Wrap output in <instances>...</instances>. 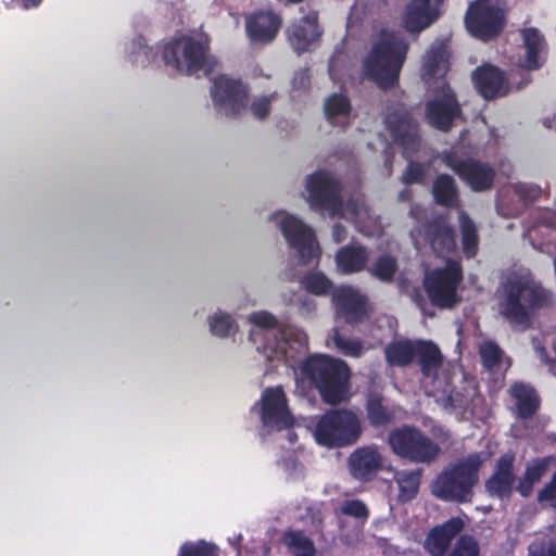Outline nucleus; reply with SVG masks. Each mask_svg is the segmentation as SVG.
I'll return each mask as SVG.
<instances>
[{"label": "nucleus", "instance_id": "obj_35", "mask_svg": "<svg viewBox=\"0 0 556 556\" xmlns=\"http://www.w3.org/2000/svg\"><path fill=\"white\" fill-rule=\"evenodd\" d=\"M548 462V458H544L534 459L528 464L525 477L516 485L517 491L522 496H527L531 493L533 485L540 481V479L546 471Z\"/></svg>", "mask_w": 556, "mask_h": 556}, {"label": "nucleus", "instance_id": "obj_4", "mask_svg": "<svg viewBox=\"0 0 556 556\" xmlns=\"http://www.w3.org/2000/svg\"><path fill=\"white\" fill-rule=\"evenodd\" d=\"M248 321L258 328L251 330L250 341L268 361H283L290 364L307 345L305 332L293 326L263 333V329H274L278 324L276 316L267 311L251 313Z\"/></svg>", "mask_w": 556, "mask_h": 556}, {"label": "nucleus", "instance_id": "obj_27", "mask_svg": "<svg viewBox=\"0 0 556 556\" xmlns=\"http://www.w3.org/2000/svg\"><path fill=\"white\" fill-rule=\"evenodd\" d=\"M370 253L359 244H348L340 248L334 255L336 269L340 274L351 275L364 270Z\"/></svg>", "mask_w": 556, "mask_h": 556}, {"label": "nucleus", "instance_id": "obj_32", "mask_svg": "<svg viewBox=\"0 0 556 556\" xmlns=\"http://www.w3.org/2000/svg\"><path fill=\"white\" fill-rule=\"evenodd\" d=\"M438 21L431 12L421 8L414 0H409L404 9L402 23L409 34H419Z\"/></svg>", "mask_w": 556, "mask_h": 556}, {"label": "nucleus", "instance_id": "obj_9", "mask_svg": "<svg viewBox=\"0 0 556 556\" xmlns=\"http://www.w3.org/2000/svg\"><path fill=\"white\" fill-rule=\"evenodd\" d=\"M315 441L327 447H342L354 444L362 434L357 415L346 409H334L312 420L309 426Z\"/></svg>", "mask_w": 556, "mask_h": 556}, {"label": "nucleus", "instance_id": "obj_36", "mask_svg": "<svg viewBox=\"0 0 556 556\" xmlns=\"http://www.w3.org/2000/svg\"><path fill=\"white\" fill-rule=\"evenodd\" d=\"M324 111L328 119L348 117L352 111V104L348 96L334 92L326 98Z\"/></svg>", "mask_w": 556, "mask_h": 556}, {"label": "nucleus", "instance_id": "obj_21", "mask_svg": "<svg viewBox=\"0 0 556 556\" xmlns=\"http://www.w3.org/2000/svg\"><path fill=\"white\" fill-rule=\"evenodd\" d=\"M446 164L453 168L463 179H465L473 190H483L491 186L494 173L493 170L473 160H460L456 155H446Z\"/></svg>", "mask_w": 556, "mask_h": 556}, {"label": "nucleus", "instance_id": "obj_50", "mask_svg": "<svg viewBox=\"0 0 556 556\" xmlns=\"http://www.w3.org/2000/svg\"><path fill=\"white\" fill-rule=\"evenodd\" d=\"M529 556H556V541H548L547 543L533 542L529 546Z\"/></svg>", "mask_w": 556, "mask_h": 556}, {"label": "nucleus", "instance_id": "obj_44", "mask_svg": "<svg viewBox=\"0 0 556 556\" xmlns=\"http://www.w3.org/2000/svg\"><path fill=\"white\" fill-rule=\"evenodd\" d=\"M367 416L374 426H383L394 419L393 413L389 412L380 400H370L367 404Z\"/></svg>", "mask_w": 556, "mask_h": 556}, {"label": "nucleus", "instance_id": "obj_3", "mask_svg": "<svg viewBox=\"0 0 556 556\" xmlns=\"http://www.w3.org/2000/svg\"><path fill=\"white\" fill-rule=\"evenodd\" d=\"M547 301V291L528 270L510 273L498 289V312L516 328L528 327L534 312Z\"/></svg>", "mask_w": 556, "mask_h": 556}, {"label": "nucleus", "instance_id": "obj_51", "mask_svg": "<svg viewBox=\"0 0 556 556\" xmlns=\"http://www.w3.org/2000/svg\"><path fill=\"white\" fill-rule=\"evenodd\" d=\"M539 501L556 507V472L553 475L551 481L540 491Z\"/></svg>", "mask_w": 556, "mask_h": 556}, {"label": "nucleus", "instance_id": "obj_52", "mask_svg": "<svg viewBox=\"0 0 556 556\" xmlns=\"http://www.w3.org/2000/svg\"><path fill=\"white\" fill-rule=\"evenodd\" d=\"M289 302L298 306L302 316H309L317 307L316 301L308 295H301L295 302L292 300H289Z\"/></svg>", "mask_w": 556, "mask_h": 556}, {"label": "nucleus", "instance_id": "obj_30", "mask_svg": "<svg viewBox=\"0 0 556 556\" xmlns=\"http://www.w3.org/2000/svg\"><path fill=\"white\" fill-rule=\"evenodd\" d=\"M513 412L520 418L532 416L539 407V397L534 389L517 382L509 389Z\"/></svg>", "mask_w": 556, "mask_h": 556}, {"label": "nucleus", "instance_id": "obj_38", "mask_svg": "<svg viewBox=\"0 0 556 556\" xmlns=\"http://www.w3.org/2000/svg\"><path fill=\"white\" fill-rule=\"evenodd\" d=\"M302 287L315 295H325L332 288V281L320 271L306 274L301 281Z\"/></svg>", "mask_w": 556, "mask_h": 556}, {"label": "nucleus", "instance_id": "obj_8", "mask_svg": "<svg viewBox=\"0 0 556 556\" xmlns=\"http://www.w3.org/2000/svg\"><path fill=\"white\" fill-rule=\"evenodd\" d=\"M484 460L481 454H471L451 464L433 482L432 493L446 501H470Z\"/></svg>", "mask_w": 556, "mask_h": 556}, {"label": "nucleus", "instance_id": "obj_22", "mask_svg": "<svg viewBox=\"0 0 556 556\" xmlns=\"http://www.w3.org/2000/svg\"><path fill=\"white\" fill-rule=\"evenodd\" d=\"M333 300L339 316L349 323L363 320L368 313V303L365 295L350 286H343L336 290Z\"/></svg>", "mask_w": 556, "mask_h": 556}, {"label": "nucleus", "instance_id": "obj_28", "mask_svg": "<svg viewBox=\"0 0 556 556\" xmlns=\"http://www.w3.org/2000/svg\"><path fill=\"white\" fill-rule=\"evenodd\" d=\"M464 520L456 517L434 528L427 538V551L432 556H444L451 541L464 529Z\"/></svg>", "mask_w": 556, "mask_h": 556}, {"label": "nucleus", "instance_id": "obj_42", "mask_svg": "<svg viewBox=\"0 0 556 556\" xmlns=\"http://www.w3.org/2000/svg\"><path fill=\"white\" fill-rule=\"evenodd\" d=\"M459 223L463 236V249L467 256H473L477 250V233L473 223L464 214H459Z\"/></svg>", "mask_w": 556, "mask_h": 556}, {"label": "nucleus", "instance_id": "obj_56", "mask_svg": "<svg viewBox=\"0 0 556 556\" xmlns=\"http://www.w3.org/2000/svg\"><path fill=\"white\" fill-rule=\"evenodd\" d=\"M424 175V167L418 163H409L404 174L405 182H416L421 180Z\"/></svg>", "mask_w": 556, "mask_h": 556}, {"label": "nucleus", "instance_id": "obj_47", "mask_svg": "<svg viewBox=\"0 0 556 556\" xmlns=\"http://www.w3.org/2000/svg\"><path fill=\"white\" fill-rule=\"evenodd\" d=\"M478 541L470 535H462L455 543L450 556H479Z\"/></svg>", "mask_w": 556, "mask_h": 556}, {"label": "nucleus", "instance_id": "obj_39", "mask_svg": "<svg viewBox=\"0 0 556 556\" xmlns=\"http://www.w3.org/2000/svg\"><path fill=\"white\" fill-rule=\"evenodd\" d=\"M480 355L483 362V365L490 370H494L496 368L509 366V362L504 361L503 353L501 349L491 341H485L480 345Z\"/></svg>", "mask_w": 556, "mask_h": 556}, {"label": "nucleus", "instance_id": "obj_31", "mask_svg": "<svg viewBox=\"0 0 556 556\" xmlns=\"http://www.w3.org/2000/svg\"><path fill=\"white\" fill-rule=\"evenodd\" d=\"M513 462L514 457L510 455L498 460L494 475L486 482V489L492 495L504 497L510 494L515 482Z\"/></svg>", "mask_w": 556, "mask_h": 556}, {"label": "nucleus", "instance_id": "obj_34", "mask_svg": "<svg viewBox=\"0 0 556 556\" xmlns=\"http://www.w3.org/2000/svg\"><path fill=\"white\" fill-rule=\"evenodd\" d=\"M532 346L538 358L556 375V341L552 336L540 334L532 338Z\"/></svg>", "mask_w": 556, "mask_h": 556}, {"label": "nucleus", "instance_id": "obj_18", "mask_svg": "<svg viewBox=\"0 0 556 556\" xmlns=\"http://www.w3.org/2000/svg\"><path fill=\"white\" fill-rule=\"evenodd\" d=\"M471 79L478 93L485 100L505 97L510 91L505 72L493 64H482L475 68Z\"/></svg>", "mask_w": 556, "mask_h": 556}, {"label": "nucleus", "instance_id": "obj_11", "mask_svg": "<svg viewBox=\"0 0 556 556\" xmlns=\"http://www.w3.org/2000/svg\"><path fill=\"white\" fill-rule=\"evenodd\" d=\"M281 231L288 244L294 249L303 263H311L320 257L321 250L314 229L295 215L277 211L269 215Z\"/></svg>", "mask_w": 556, "mask_h": 556}, {"label": "nucleus", "instance_id": "obj_45", "mask_svg": "<svg viewBox=\"0 0 556 556\" xmlns=\"http://www.w3.org/2000/svg\"><path fill=\"white\" fill-rule=\"evenodd\" d=\"M134 50L131 51L132 63L141 66H148L155 58L156 53L152 47L144 42V38L139 36L132 41Z\"/></svg>", "mask_w": 556, "mask_h": 556}, {"label": "nucleus", "instance_id": "obj_48", "mask_svg": "<svg viewBox=\"0 0 556 556\" xmlns=\"http://www.w3.org/2000/svg\"><path fill=\"white\" fill-rule=\"evenodd\" d=\"M178 556H214V554L213 548L208 544L200 541L184 544Z\"/></svg>", "mask_w": 556, "mask_h": 556}, {"label": "nucleus", "instance_id": "obj_5", "mask_svg": "<svg viewBox=\"0 0 556 556\" xmlns=\"http://www.w3.org/2000/svg\"><path fill=\"white\" fill-rule=\"evenodd\" d=\"M294 375L298 387L303 390L316 387L329 404H338L349 397V369L341 361L314 355L305 359Z\"/></svg>", "mask_w": 556, "mask_h": 556}, {"label": "nucleus", "instance_id": "obj_54", "mask_svg": "<svg viewBox=\"0 0 556 556\" xmlns=\"http://www.w3.org/2000/svg\"><path fill=\"white\" fill-rule=\"evenodd\" d=\"M416 3H418L421 8L428 10V12H431L434 17L438 20L443 13V4L445 0H414Z\"/></svg>", "mask_w": 556, "mask_h": 556}, {"label": "nucleus", "instance_id": "obj_6", "mask_svg": "<svg viewBox=\"0 0 556 556\" xmlns=\"http://www.w3.org/2000/svg\"><path fill=\"white\" fill-rule=\"evenodd\" d=\"M407 52L408 43L403 36L382 30L364 60L367 78L384 91L395 87Z\"/></svg>", "mask_w": 556, "mask_h": 556}, {"label": "nucleus", "instance_id": "obj_61", "mask_svg": "<svg viewBox=\"0 0 556 556\" xmlns=\"http://www.w3.org/2000/svg\"><path fill=\"white\" fill-rule=\"evenodd\" d=\"M303 0H286L287 3H300Z\"/></svg>", "mask_w": 556, "mask_h": 556}, {"label": "nucleus", "instance_id": "obj_49", "mask_svg": "<svg viewBox=\"0 0 556 556\" xmlns=\"http://www.w3.org/2000/svg\"><path fill=\"white\" fill-rule=\"evenodd\" d=\"M271 109V98L268 96H262L254 99L250 105L252 115L258 119H265Z\"/></svg>", "mask_w": 556, "mask_h": 556}, {"label": "nucleus", "instance_id": "obj_37", "mask_svg": "<svg viewBox=\"0 0 556 556\" xmlns=\"http://www.w3.org/2000/svg\"><path fill=\"white\" fill-rule=\"evenodd\" d=\"M336 349L346 356L359 357L366 351L371 349L374 345H365L362 342L353 339H349L346 337L341 336L338 331H334L331 338Z\"/></svg>", "mask_w": 556, "mask_h": 556}, {"label": "nucleus", "instance_id": "obj_7", "mask_svg": "<svg viewBox=\"0 0 556 556\" xmlns=\"http://www.w3.org/2000/svg\"><path fill=\"white\" fill-rule=\"evenodd\" d=\"M162 58L166 66L185 75H193L200 71L211 72L215 64L210 54L208 38L186 34L175 35L165 43Z\"/></svg>", "mask_w": 556, "mask_h": 556}, {"label": "nucleus", "instance_id": "obj_62", "mask_svg": "<svg viewBox=\"0 0 556 556\" xmlns=\"http://www.w3.org/2000/svg\"><path fill=\"white\" fill-rule=\"evenodd\" d=\"M544 228H546V226H543V225H542V226H539V231H540V232H543V229H544Z\"/></svg>", "mask_w": 556, "mask_h": 556}, {"label": "nucleus", "instance_id": "obj_23", "mask_svg": "<svg viewBox=\"0 0 556 556\" xmlns=\"http://www.w3.org/2000/svg\"><path fill=\"white\" fill-rule=\"evenodd\" d=\"M447 46L444 42H434L427 51L422 67L421 77L424 81L433 88L432 84L440 85L450 70Z\"/></svg>", "mask_w": 556, "mask_h": 556}, {"label": "nucleus", "instance_id": "obj_25", "mask_svg": "<svg viewBox=\"0 0 556 556\" xmlns=\"http://www.w3.org/2000/svg\"><path fill=\"white\" fill-rule=\"evenodd\" d=\"M383 123L392 139H418V123L404 104H399L388 112Z\"/></svg>", "mask_w": 556, "mask_h": 556}, {"label": "nucleus", "instance_id": "obj_20", "mask_svg": "<svg viewBox=\"0 0 556 556\" xmlns=\"http://www.w3.org/2000/svg\"><path fill=\"white\" fill-rule=\"evenodd\" d=\"M281 17L271 11H256L245 18V31L251 42L268 45L278 35Z\"/></svg>", "mask_w": 556, "mask_h": 556}, {"label": "nucleus", "instance_id": "obj_53", "mask_svg": "<svg viewBox=\"0 0 556 556\" xmlns=\"http://www.w3.org/2000/svg\"><path fill=\"white\" fill-rule=\"evenodd\" d=\"M341 510L357 518H365L367 516V508L361 501H348L341 506Z\"/></svg>", "mask_w": 556, "mask_h": 556}, {"label": "nucleus", "instance_id": "obj_17", "mask_svg": "<svg viewBox=\"0 0 556 556\" xmlns=\"http://www.w3.org/2000/svg\"><path fill=\"white\" fill-rule=\"evenodd\" d=\"M256 407H258V415L265 428L281 430L290 427L293 422L288 408L287 397L281 387L265 389Z\"/></svg>", "mask_w": 556, "mask_h": 556}, {"label": "nucleus", "instance_id": "obj_1", "mask_svg": "<svg viewBox=\"0 0 556 556\" xmlns=\"http://www.w3.org/2000/svg\"><path fill=\"white\" fill-rule=\"evenodd\" d=\"M387 363L391 366H406L415 356L419 358L421 371L426 379L433 384L426 387L427 393L435 397L443 408L454 413L470 410V404L475 400L473 388L467 393L451 392L447 389V375L444 370L443 357L439 348L431 341L396 340L384 349Z\"/></svg>", "mask_w": 556, "mask_h": 556}, {"label": "nucleus", "instance_id": "obj_57", "mask_svg": "<svg viewBox=\"0 0 556 556\" xmlns=\"http://www.w3.org/2000/svg\"><path fill=\"white\" fill-rule=\"evenodd\" d=\"M348 237V230L341 224H336L332 227V239L336 243H340Z\"/></svg>", "mask_w": 556, "mask_h": 556}, {"label": "nucleus", "instance_id": "obj_43", "mask_svg": "<svg viewBox=\"0 0 556 556\" xmlns=\"http://www.w3.org/2000/svg\"><path fill=\"white\" fill-rule=\"evenodd\" d=\"M433 194L439 203L444 205L452 204L455 198V186L453 179L446 175L440 176L433 186Z\"/></svg>", "mask_w": 556, "mask_h": 556}, {"label": "nucleus", "instance_id": "obj_24", "mask_svg": "<svg viewBox=\"0 0 556 556\" xmlns=\"http://www.w3.org/2000/svg\"><path fill=\"white\" fill-rule=\"evenodd\" d=\"M287 34L289 42L296 53L307 51L308 47L321 35L317 14L311 13L303 16L288 28Z\"/></svg>", "mask_w": 556, "mask_h": 556}, {"label": "nucleus", "instance_id": "obj_58", "mask_svg": "<svg viewBox=\"0 0 556 556\" xmlns=\"http://www.w3.org/2000/svg\"><path fill=\"white\" fill-rule=\"evenodd\" d=\"M528 187L525 186V185H521L518 187V192L526 199V200H531L535 197V193L536 191L535 190H531V191H528Z\"/></svg>", "mask_w": 556, "mask_h": 556}, {"label": "nucleus", "instance_id": "obj_12", "mask_svg": "<svg viewBox=\"0 0 556 556\" xmlns=\"http://www.w3.org/2000/svg\"><path fill=\"white\" fill-rule=\"evenodd\" d=\"M467 31L475 38L489 42L497 38L506 26L504 10L491 0H473L465 13Z\"/></svg>", "mask_w": 556, "mask_h": 556}, {"label": "nucleus", "instance_id": "obj_29", "mask_svg": "<svg viewBox=\"0 0 556 556\" xmlns=\"http://www.w3.org/2000/svg\"><path fill=\"white\" fill-rule=\"evenodd\" d=\"M381 465L382 456L372 446L357 448L349 457L350 471L356 479L369 478Z\"/></svg>", "mask_w": 556, "mask_h": 556}, {"label": "nucleus", "instance_id": "obj_60", "mask_svg": "<svg viewBox=\"0 0 556 556\" xmlns=\"http://www.w3.org/2000/svg\"><path fill=\"white\" fill-rule=\"evenodd\" d=\"M547 218H548V223H549V227L552 229V236H553V239H556V218L554 216L553 213H547Z\"/></svg>", "mask_w": 556, "mask_h": 556}, {"label": "nucleus", "instance_id": "obj_16", "mask_svg": "<svg viewBox=\"0 0 556 556\" xmlns=\"http://www.w3.org/2000/svg\"><path fill=\"white\" fill-rule=\"evenodd\" d=\"M431 89L432 99L426 103V117L434 128L448 130L454 119L462 114L456 93L446 80Z\"/></svg>", "mask_w": 556, "mask_h": 556}, {"label": "nucleus", "instance_id": "obj_13", "mask_svg": "<svg viewBox=\"0 0 556 556\" xmlns=\"http://www.w3.org/2000/svg\"><path fill=\"white\" fill-rule=\"evenodd\" d=\"M463 278L458 262L447 260L443 267L429 271L424 280L431 302L440 307H452L459 298L457 287Z\"/></svg>", "mask_w": 556, "mask_h": 556}, {"label": "nucleus", "instance_id": "obj_26", "mask_svg": "<svg viewBox=\"0 0 556 556\" xmlns=\"http://www.w3.org/2000/svg\"><path fill=\"white\" fill-rule=\"evenodd\" d=\"M412 238L416 248H420L429 243L432 250L437 253L444 251H452L455 248V238L452 230L444 220H438L429 226L427 233H421L419 230L412 232Z\"/></svg>", "mask_w": 556, "mask_h": 556}, {"label": "nucleus", "instance_id": "obj_55", "mask_svg": "<svg viewBox=\"0 0 556 556\" xmlns=\"http://www.w3.org/2000/svg\"><path fill=\"white\" fill-rule=\"evenodd\" d=\"M292 86L295 89L306 90L311 86V75L308 68H302L294 74Z\"/></svg>", "mask_w": 556, "mask_h": 556}, {"label": "nucleus", "instance_id": "obj_14", "mask_svg": "<svg viewBox=\"0 0 556 556\" xmlns=\"http://www.w3.org/2000/svg\"><path fill=\"white\" fill-rule=\"evenodd\" d=\"M389 444L397 456L415 463H429L440 452L435 443L412 427L394 429L389 435Z\"/></svg>", "mask_w": 556, "mask_h": 556}, {"label": "nucleus", "instance_id": "obj_40", "mask_svg": "<svg viewBox=\"0 0 556 556\" xmlns=\"http://www.w3.org/2000/svg\"><path fill=\"white\" fill-rule=\"evenodd\" d=\"M285 542L292 556H316L312 541L301 532H290L285 536Z\"/></svg>", "mask_w": 556, "mask_h": 556}, {"label": "nucleus", "instance_id": "obj_19", "mask_svg": "<svg viewBox=\"0 0 556 556\" xmlns=\"http://www.w3.org/2000/svg\"><path fill=\"white\" fill-rule=\"evenodd\" d=\"M525 53L519 58V66L527 71H538L546 63L548 45L544 35L535 27L519 31Z\"/></svg>", "mask_w": 556, "mask_h": 556}, {"label": "nucleus", "instance_id": "obj_10", "mask_svg": "<svg viewBox=\"0 0 556 556\" xmlns=\"http://www.w3.org/2000/svg\"><path fill=\"white\" fill-rule=\"evenodd\" d=\"M281 231L288 244L294 249L303 263H311L320 257L321 250L314 229L295 215L277 211L269 215Z\"/></svg>", "mask_w": 556, "mask_h": 556}, {"label": "nucleus", "instance_id": "obj_33", "mask_svg": "<svg viewBox=\"0 0 556 556\" xmlns=\"http://www.w3.org/2000/svg\"><path fill=\"white\" fill-rule=\"evenodd\" d=\"M210 332L218 338H228L237 333L239 325L231 314L216 311L207 317Z\"/></svg>", "mask_w": 556, "mask_h": 556}, {"label": "nucleus", "instance_id": "obj_2", "mask_svg": "<svg viewBox=\"0 0 556 556\" xmlns=\"http://www.w3.org/2000/svg\"><path fill=\"white\" fill-rule=\"evenodd\" d=\"M341 190V184L331 173L318 170L305 177L302 197L312 210L346 219L367 236L378 235L380 226L363 198L351 197L344 201Z\"/></svg>", "mask_w": 556, "mask_h": 556}, {"label": "nucleus", "instance_id": "obj_15", "mask_svg": "<svg viewBox=\"0 0 556 556\" xmlns=\"http://www.w3.org/2000/svg\"><path fill=\"white\" fill-rule=\"evenodd\" d=\"M211 96L215 108L229 117L240 115L248 108V87L224 74L214 78Z\"/></svg>", "mask_w": 556, "mask_h": 556}, {"label": "nucleus", "instance_id": "obj_59", "mask_svg": "<svg viewBox=\"0 0 556 556\" xmlns=\"http://www.w3.org/2000/svg\"><path fill=\"white\" fill-rule=\"evenodd\" d=\"M22 7L25 10L31 9V8H38L43 0H21Z\"/></svg>", "mask_w": 556, "mask_h": 556}, {"label": "nucleus", "instance_id": "obj_41", "mask_svg": "<svg viewBox=\"0 0 556 556\" xmlns=\"http://www.w3.org/2000/svg\"><path fill=\"white\" fill-rule=\"evenodd\" d=\"M396 482L400 488V497L410 500L418 491L419 471H400L396 473Z\"/></svg>", "mask_w": 556, "mask_h": 556}, {"label": "nucleus", "instance_id": "obj_46", "mask_svg": "<svg viewBox=\"0 0 556 556\" xmlns=\"http://www.w3.org/2000/svg\"><path fill=\"white\" fill-rule=\"evenodd\" d=\"M396 270V263L394 258L389 255L380 256L374 264L371 273L380 280L389 281L392 279Z\"/></svg>", "mask_w": 556, "mask_h": 556}]
</instances>
